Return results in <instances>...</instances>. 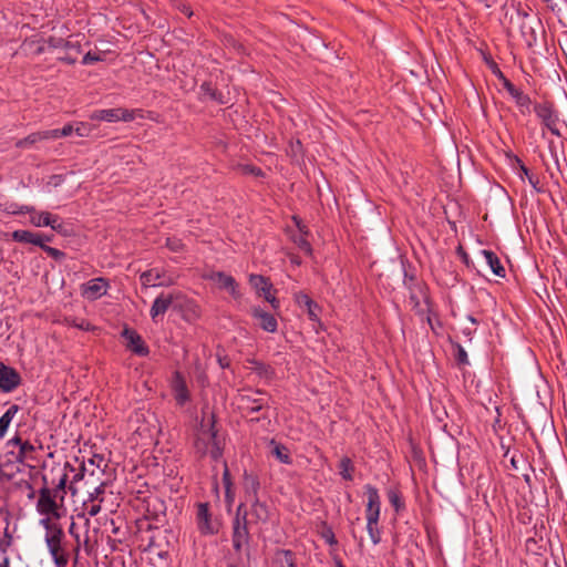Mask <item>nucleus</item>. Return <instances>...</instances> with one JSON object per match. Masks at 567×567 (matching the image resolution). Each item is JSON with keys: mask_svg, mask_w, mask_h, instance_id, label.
<instances>
[{"mask_svg": "<svg viewBox=\"0 0 567 567\" xmlns=\"http://www.w3.org/2000/svg\"><path fill=\"white\" fill-rule=\"evenodd\" d=\"M223 482H224V485H225L226 496H228L233 484H231V481H230V473H229V470H228L226 464H225V470H224V473H223Z\"/></svg>", "mask_w": 567, "mask_h": 567, "instance_id": "47", "label": "nucleus"}, {"mask_svg": "<svg viewBox=\"0 0 567 567\" xmlns=\"http://www.w3.org/2000/svg\"><path fill=\"white\" fill-rule=\"evenodd\" d=\"M182 298L183 295L179 291L162 292L155 298L151 307L150 315L152 320L156 322L157 317L163 316L172 306L181 307L183 305Z\"/></svg>", "mask_w": 567, "mask_h": 567, "instance_id": "9", "label": "nucleus"}, {"mask_svg": "<svg viewBox=\"0 0 567 567\" xmlns=\"http://www.w3.org/2000/svg\"><path fill=\"white\" fill-rule=\"evenodd\" d=\"M74 133L79 136H87L90 133L89 124L80 122L74 127Z\"/></svg>", "mask_w": 567, "mask_h": 567, "instance_id": "48", "label": "nucleus"}, {"mask_svg": "<svg viewBox=\"0 0 567 567\" xmlns=\"http://www.w3.org/2000/svg\"><path fill=\"white\" fill-rule=\"evenodd\" d=\"M296 302L300 308H302L307 311V315L310 320H312V321L319 320L320 307L308 295L302 293V292L297 293Z\"/></svg>", "mask_w": 567, "mask_h": 567, "instance_id": "24", "label": "nucleus"}, {"mask_svg": "<svg viewBox=\"0 0 567 567\" xmlns=\"http://www.w3.org/2000/svg\"><path fill=\"white\" fill-rule=\"evenodd\" d=\"M109 288V280L103 277H97L81 285V295L83 298L94 301L105 296Z\"/></svg>", "mask_w": 567, "mask_h": 567, "instance_id": "12", "label": "nucleus"}, {"mask_svg": "<svg viewBox=\"0 0 567 567\" xmlns=\"http://www.w3.org/2000/svg\"><path fill=\"white\" fill-rule=\"evenodd\" d=\"M140 281L144 287H164L175 284V278L161 268H152L141 274Z\"/></svg>", "mask_w": 567, "mask_h": 567, "instance_id": "11", "label": "nucleus"}, {"mask_svg": "<svg viewBox=\"0 0 567 567\" xmlns=\"http://www.w3.org/2000/svg\"><path fill=\"white\" fill-rule=\"evenodd\" d=\"M33 452L34 446L30 442L23 441V443L19 446L14 458L17 462L23 463L27 458L32 457Z\"/></svg>", "mask_w": 567, "mask_h": 567, "instance_id": "31", "label": "nucleus"}, {"mask_svg": "<svg viewBox=\"0 0 567 567\" xmlns=\"http://www.w3.org/2000/svg\"><path fill=\"white\" fill-rule=\"evenodd\" d=\"M515 162L517 163L522 174H524L527 177L532 175V174H529L528 168L524 165V163L518 157H515Z\"/></svg>", "mask_w": 567, "mask_h": 567, "instance_id": "54", "label": "nucleus"}, {"mask_svg": "<svg viewBox=\"0 0 567 567\" xmlns=\"http://www.w3.org/2000/svg\"><path fill=\"white\" fill-rule=\"evenodd\" d=\"M528 182L537 192H540V188L538 187L539 179L537 176H535V175L528 176Z\"/></svg>", "mask_w": 567, "mask_h": 567, "instance_id": "55", "label": "nucleus"}, {"mask_svg": "<svg viewBox=\"0 0 567 567\" xmlns=\"http://www.w3.org/2000/svg\"><path fill=\"white\" fill-rule=\"evenodd\" d=\"M65 50V54L64 55H74L75 54V51L72 50V49H64Z\"/></svg>", "mask_w": 567, "mask_h": 567, "instance_id": "58", "label": "nucleus"}, {"mask_svg": "<svg viewBox=\"0 0 567 567\" xmlns=\"http://www.w3.org/2000/svg\"><path fill=\"white\" fill-rule=\"evenodd\" d=\"M535 113L540 118L542 123L555 135H559L557 127L558 115L554 105L549 102L536 104L534 107Z\"/></svg>", "mask_w": 567, "mask_h": 567, "instance_id": "13", "label": "nucleus"}, {"mask_svg": "<svg viewBox=\"0 0 567 567\" xmlns=\"http://www.w3.org/2000/svg\"><path fill=\"white\" fill-rule=\"evenodd\" d=\"M328 542H329L330 544L336 543L333 534H331V536H328Z\"/></svg>", "mask_w": 567, "mask_h": 567, "instance_id": "59", "label": "nucleus"}, {"mask_svg": "<svg viewBox=\"0 0 567 567\" xmlns=\"http://www.w3.org/2000/svg\"><path fill=\"white\" fill-rule=\"evenodd\" d=\"M86 472H89V467L86 463L83 462L80 472L74 475L73 481L76 482L82 480Z\"/></svg>", "mask_w": 567, "mask_h": 567, "instance_id": "51", "label": "nucleus"}, {"mask_svg": "<svg viewBox=\"0 0 567 567\" xmlns=\"http://www.w3.org/2000/svg\"><path fill=\"white\" fill-rule=\"evenodd\" d=\"M72 133H74V126L72 124H66L62 128L48 130L50 140L65 137L71 135Z\"/></svg>", "mask_w": 567, "mask_h": 567, "instance_id": "33", "label": "nucleus"}, {"mask_svg": "<svg viewBox=\"0 0 567 567\" xmlns=\"http://www.w3.org/2000/svg\"><path fill=\"white\" fill-rule=\"evenodd\" d=\"M49 227H51L54 231L59 234H69L66 226L62 221H60V217L58 215H54V223L49 224Z\"/></svg>", "mask_w": 567, "mask_h": 567, "instance_id": "42", "label": "nucleus"}, {"mask_svg": "<svg viewBox=\"0 0 567 567\" xmlns=\"http://www.w3.org/2000/svg\"><path fill=\"white\" fill-rule=\"evenodd\" d=\"M41 248L51 257L55 258V259H60L64 256V254L56 249V248H53V247H50V246H47L44 243L42 244Z\"/></svg>", "mask_w": 567, "mask_h": 567, "instance_id": "46", "label": "nucleus"}, {"mask_svg": "<svg viewBox=\"0 0 567 567\" xmlns=\"http://www.w3.org/2000/svg\"><path fill=\"white\" fill-rule=\"evenodd\" d=\"M455 358L460 364L468 363L467 353L461 346H457V353H456Z\"/></svg>", "mask_w": 567, "mask_h": 567, "instance_id": "49", "label": "nucleus"}, {"mask_svg": "<svg viewBox=\"0 0 567 567\" xmlns=\"http://www.w3.org/2000/svg\"><path fill=\"white\" fill-rule=\"evenodd\" d=\"M74 525H75V524H74V523H72V524H71V526H70V529H69V530H70V533H71V534L73 533Z\"/></svg>", "mask_w": 567, "mask_h": 567, "instance_id": "62", "label": "nucleus"}, {"mask_svg": "<svg viewBox=\"0 0 567 567\" xmlns=\"http://www.w3.org/2000/svg\"><path fill=\"white\" fill-rule=\"evenodd\" d=\"M66 483H68V475L64 473L60 477L55 488H51L52 491H56V495L60 496L61 502H63V499H64Z\"/></svg>", "mask_w": 567, "mask_h": 567, "instance_id": "39", "label": "nucleus"}, {"mask_svg": "<svg viewBox=\"0 0 567 567\" xmlns=\"http://www.w3.org/2000/svg\"><path fill=\"white\" fill-rule=\"evenodd\" d=\"M244 509V504H239L236 509V515L233 520V535L231 542L233 547L236 553H240L244 547L249 545L250 542V525L245 520V517H241V511Z\"/></svg>", "mask_w": 567, "mask_h": 567, "instance_id": "5", "label": "nucleus"}, {"mask_svg": "<svg viewBox=\"0 0 567 567\" xmlns=\"http://www.w3.org/2000/svg\"><path fill=\"white\" fill-rule=\"evenodd\" d=\"M20 408L17 404H12L0 417V439H3L13 417L19 412Z\"/></svg>", "mask_w": 567, "mask_h": 567, "instance_id": "30", "label": "nucleus"}, {"mask_svg": "<svg viewBox=\"0 0 567 567\" xmlns=\"http://www.w3.org/2000/svg\"><path fill=\"white\" fill-rule=\"evenodd\" d=\"M241 517H245V520L250 525V527L257 528L260 532L261 527L269 520V507L259 498L252 499L249 508L244 506Z\"/></svg>", "mask_w": 567, "mask_h": 567, "instance_id": "6", "label": "nucleus"}, {"mask_svg": "<svg viewBox=\"0 0 567 567\" xmlns=\"http://www.w3.org/2000/svg\"><path fill=\"white\" fill-rule=\"evenodd\" d=\"M250 285L261 295L271 307L277 310L279 308V300L272 293V285L261 275H250Z\"/></svg>", "mask_w": 567, "mask_h": 567, "instance_id": "15", "label": "nucleus"}, {"mask_svg": "<svg viewBox=\"0 0 567 567\" xmlns=\"http://www.w3.org/2000/svg\"><path fill=\"white\" fill-rule=\"evenodd\" d=\"M504 89L515 100L516 105L523 114L530 112V97L522 90L517 89L509 80L504 79Z\"/></svg>", "mask_w": 567, "mask_h": 567, "instance_id": "20", "label": "nucleus"}, {"mask_svg": "<svg viewBox=\"0 0 567 567\" xmlns=\"http://www.w3.org/2000/svg\"><path fill=\"white\" fill-rule=\"evenodd\" d=\"M511 462H512V465L516 468L517 466H516V461H515V458H514V457L512 458V461H511Z\"/></svg>", "mask_w": 567, "mask_h": 567, "instance_id": "61", "label": "nucleus"}, {"mask_svg": "<svg viewBox=\"0 0 567 567\" xmlns=\"http://www.w3.org/2000/svg\"><path fill=\"white\" fill-rule=\"evenodd\" d=\"M509 8L513 12L509 16L508 12H505V18L508 19L511 27H515L519 30V34L526 45L532 48L537 41V33L529 21L530 7L520 1H512Z\"/></svg>", "mask_w": 567, "mask_h": 567, "instance_id": "3", "label": "nucleus"}, {"mask_svg": "<svg viewBox=\"0 0 567 567\" xmlns=\"http://www.w3.org/2000/svg\"><path fill=\"white\" fill-rule=\"evenodd\" d=\"M328 542H329L330 544L336 543L333 534H331V536H328Z\"/></svg>", "mask_w": 567, "mask_h": 567, "instance_id": "60", "label": "nucleus"}, {"mask_svg": "<svg viewBox=\"0 0 567 567\" xmlns=\"http://www.w3.org/2000/svg\"><path fill=\"white\" fill-rule=\"evenodd\" d=\"M189 307H190V311H192V319H197L199 317L198 307L193 302H189Z\"/></svg>", "mask_w": 567, "mask_h": 567, "instance_id": "56", "label": "nucleus"}, {"mask_svg": "<svg viewBox=\"0 0 567 567\" xmlns=\"http://www.w3.org/2000/svg\"><path fill=\"white\" fill-rule=\"evenodd\" d=\"M43 52H44V47H43V45H39V47L37 48V50H35V53H37V54H41V53H43Z\"/></svg>", "mask_w": 567, "mask_h": 567, "instance_id": "57", "label": "nucleus"}, {"mask_svg": "<svg viewBox=\"0 0 567 567\" xmlns=\"http://www.w3.org/2000/svg\"><path fill=\"white\" fill-rule=\"evenodd\" d=\"M205 278L213 281L219 289L227 290L234 298H239L238 285L230 275L221 271H212Z\"/></svg>", "mask_w": 567, "mask_h": 567, "instance_id": "16", "label": "nucleus"}, {"mask_svg": "<svg viewBox=\"0 0 567 567\" xmlns=\"http://www.w3.org/2000/svg\"><path fill=\"white\" fill-rule=\"evenodd\" d=\"M47 43L49 44L50 48H54V49L61 48V49L74 50L75 51L74 55L70 54V55H62L59 58V60L66 62L69 64H74L78 60L79 54L81 53V45H80L79 41L64 40L62 38L50 37L47 40Z\"/></svg>", "mask_w": 567, "mask_h": 567, "instance_id": "17", "label": "nucleus"}, {"mask_svg": "<svg viewBox=\"0 0 567 567\" xmlns=\"http://www.w3.org/2000/svg\"><path fill=\"white\" fill-rule=\"evenodd\" d=\"M23 443V440L19 436V435H16L14 437H12L11 440H9L7 442V446H20L21 444Z\"/></svg>", "mask_w": 567, "mask_h": 567, "instance_id": "53", "label": "nucleus"}, {"mask_svg": "<svg viewBox=\"0 0 567 567\" xmlns=\"http://www.w3.org/2000/svg\"><path fill=\"white\" fill-rule=\"evenodd\" d=\"M267 394L260 390L241 391L237 396L239 409L245 412H258L268 405Z\"/></svg>", "mask_w": 567, "mask_h": 567, "instance_id": "8", "label": "nucleus"}, {"mask_svg": "<svg viewBox=\"0 0 567 567\" xmlns=\"http://www.w3.org/2000/svg\"><path fill=\"white\" fill-rule=\"evenodd\" d=\"M87 467H96L99 470L100 473H103V466L105 467L106 466V463H105V460L102 455H99V454H95L93 455L91 458H89L87 463H86ZM89 472H90V476H94L95 475V470L94 468H89Z\"/></svg>", "mask_w": 567, "mask_h": 567, "instance_id": "32", "label": "nucleus"}, {"mask_svg": "<svg viewBox=\"0 0 567 567\" xmlns=\"http://www.w3.org/2000/svg\"><path fill=\"white\" fill-rule=\"evenodd\" d=\"M340 475L347 480L352 481L353 465L349 457H343L339 464Z\"/></svg>", "mask_w": 567, "mask_h": 567, "instance_id": "34", "label": "nucleus"}, {"mask_svg": "<svg viewBox=\"0 0 567 567\" xmlns=\"http://www.w3.org/2000/svg\"><path fill=\"white\" fill-rule=\"evenodd\" d=\"M228 499H233V494H231V491L229 492L228 496H226Z\"/></svg>", "mask_w": 567, "mask_h": 567, "instance_id": "63", "label": "nucleus"}, {"mask_svg": "<svg viewBox=\"0 0 567 567\" xmlns=\"http://www.w3.org/2000/svg\"><path fill=\"white\" fill-rule=\"evenodd\" d=\"M101 504L102 503L85 501L83 503V509L90 517H94L101 512Z\"/></svg>", "mask_w": 567, "mask_h": 567, "instance_id": "38", "label": "nucleus"}, {"mask_svg": "<svg viewBox=\"0 0 567 567\" xmlns=\"http://www.w3.org/2000/svg\"><path fill=\"white\" fill-rule=\"evenodd\" d=\"M40 525L44 528V542L55 567H68L70 547L62 526L50 517L41 518Z\"/></svg>", "mask_w": 567, "mask_h": 567, "instance_id": "2", "label": "nucleus"}, {"mask_svg": "<svg viewBox=\"0 0 567 567\" xmlns=\"http://www.w3.org/2000/svg\"><path fill=\"white\" fill-rule=\"evenodd\" d=\"M215 424L216 420L214 413L204 410L195 436L194 447L196 453L200 456L210 455L213 460H218L223 454V445L217 435Z\"/></svg>", "mask_w": 567, "mask_h": 567, "instance_id": "1", "label": "nucleus"}, {"mask_svg": "<svg viewBox=\"0 0 567 567\" xmlns=\"http://www.w3.org/2000/svg\"><path fill=\"white\" fill-rule=\"evenodd\" d=\"M172 390L174 398L179 405H184L189 400V392L186 381L181 372L176 371L172 380Z\"/></svg>", "mask_w": 567, "mask_h": 567, "instance_id": "22", "label": "nucleus"}, {"mask_svg": "<svg viewBox=\"0 0 567 567\" xmlns=\"http://www.w3.org/2000/svg\"><path fill=\"white\" fill-rule=\"evenodd\" d=\"M102 60H103V56L101 54L87 52L84 54V56L82 59V64L90 65V64H93V63L102 61Z\"/></svg>", "mask_w": 567, "mask_h": 567, "instance_id": "43", "label": "nucleus"}, {"mask_svg": "<svg viewBox=\"0 0 567 567\" xmlns=\"http://www.w3.org/2000/svg\"><path fill=\"white\" fill-rule=\"evenodd\" d=\"M68 323L72 327H75L78 329H81V330H84V331H91L94 329V327L86 320L84 319H81V320H78V319H72V320H66Z\"/></svg>", "mask_w": 567, "mask_h": 567, "instance_id": "40", "label": "nucleus"}, {"mask_svg": "<svg viewBox=\"0 0 567 567\" xmlns=\"http://www.w3.org/2000/svg\"><path fill=\"white\" fill-rule=\"evenodd\" d=\"M388 498L390 504L395 508L396 512L401 511L404 507V503L401 498V495L395 489H390L388 492Z\"/></svg>", "mask_w": 567, "mask_h": 567, "instance_id": "36", "label": "nucleus"}, {"mask_svg": "<svg viewBox=\"0 0 567 567\" xmlns=\"http://www.w3.org/2000/svg\"><path fill=\"white\" fill-rule=\"evenodd\" d=\"M281 553L285 556L287 567H296L292 553L290 550H282Z\"/></svg>", "mask_w": 567, "mask_h": 567, "instance_id": "50", "label": "nucleus"}, {"mask_svg": "<svg viewBox=\"0 0 567 567\" xmlns=\"http://www.w3.org/2000/svg\"><path fill=\"white\" fill-rule=\"evenodd\" d=\"M368 497L365 506L367 530L374 545L381 542V530L379 528V519L381 513V499L378 489L368 484L364 486Z\"/></svg>", "mask_w": 567, "mask_h": 567, "instance_id": "4", "label": "nucleus"}, {"mask_svg": "<svg viewBox=\"0 0 567 567\" xmlns=\"http://www.w3.org/2000/svg\"><path fill=\"white\" fill-rule=\"evenodd\" d=\"M270 446H271V451H270L271 455L274 457H276L280 463H282V464H291L292 463L290 451L286 445L278 443L275 440H271Z\"/></svg>", "mask_w": 567, "mask_h": 567, "instance_id": "27", "label": "nucleus"}, {"mask_svg": "<svg viewBox=\"0 0 567 567\" xmlns=\"http://www.w3.org/2000/svg\"><path fill=\"white\" fill-rule=\"evenodd\" d=\"M90 118L93 121H104L109 123L118 121L132 122L135 120V111L123 107L96 110L90 115Z\"/></svg>", "mask_w": 567, "mask_h": 567, "instance_id": "10", "label": "nucleus"}, {"mask_svg": "<svg viewBox=\"0 0 567 567\" xmlns=\"http://www.w3.org/2000/svg\"><path fill=\"white\" fill-rule=\"evenodd\" d=\"M200 90L202 92L204 93L205 96H208L209 99L212 100H215V101H218L220 103H223L221 101V94L218 93L213 86L210 83L208 82H204L202 85H200Z\"/></svg>", "mask_w": 567, "mask_h": 567, "instance_id": "37", "label": "nucleus"}, {"mask_svg": "<svg viewBox=\"0 0 567 567\" xmlns=\"http://www.w3.org/2000/svg\"><path fill=\"white\" fill-rule=\"evenodd\" d=\"M482 256L484 257L485 262L491 268L492 272L497 277L504 278L506 275L505 268L501 264L497 255L492 250H482Z\"/></svg>", "mask_w": 567, "mask_h": 567, "instance_id": "26", "label": "nucleus"}, {"mask_svg": "<svg viewBox=\"0 0 567 567\" xmlns=\"http://www.w3.org/2000/svg\"><path fill=\"white\" fill-rule=\"evenodd\" d=\"M196 518L198 529L202 534L212 535L217 533V527L212 520L208 503H199L197 505Z\"/></svg>", "mask_w": 567, "mask_h": 567, "instance_id": "18", "label": "nucleus"}, {"mask_svg": "<svg viewBox=\"0 0 567 567\" xmlns=\"http://www.w3.org/2000/svg\"><path fill=\"white\" fill-rule=\"evenodd\" d=\"M12 239L18 243L32 244L39 247L42 246L43 241H51V237H43L40 234L29 230H14L12 233Z\"/></svg>", "mask_w": 567, "mask_h": 567, "instance_id": "25", "label": "nucleus"}, {"mask_svg": "<svg viewBox=\"0 0 567 567\" xmlns=\"http://www.w3.org/2000/svg\"><path fill=\"white\" fill-rule=\"evenodd\" d=\"M106 485V482H101L96 487H94L93 492L89 493V498L86 501L103 503V495L105 493Z\"/></svg>", "mask_w": 567, "mask_h": 567, "instance_id": "35", "label": "nucleus"}, {"mask_svg": "<svg viewBox=\"0 0 567 567\" xmlns=\"http://www.w3.org/2000/svg\"><path fill=\"white\" fill-rule=\"evenodd\" d=\"M122 336L126 339V348L131 350L133 353L146 357L150 353L148 347L145 344L142 337L132 329L125 328L122 332Z\"/></svg>", "mask_w": 567, "mask_h": 567, "instance_id": "19", "label": "nucleus"}, {"mask_svg": "<svg viewBox=\"0 0 567 567\" xmlns=\"http://www.w3.org/2000/svg\"><path fill=\"white\" fill-rule=\"evenodd\" d=\"M252 317L259 321V326L262 330L274 333L277 331L278 323L276 318L266 312L259 307H254L251 309Z\"/></svg>", "mask_w": 567, "mask_h": 567, "instance_id": "23", "label": "nucleus"}, {"mask_svg": "<svg viewBox=\"0 0 567 567\" xmlns=\"http://www.w3.org/2000/svg\"><path fill=\"white\" fill-rule=\"evenodd\" d=\"M306 234H301L298 238L295 239V243L298 245L300 249H302L307 254H311V245L305 237Z\"/></svg>", "mask_w": 567, "mask_h": 567, "instance_id": "44", "label": "nucleus"}, {"mask_svg": "<svg viewBox=\"0 0 567 567\" xmlns=\"http://www.w3.org/2000/svg\"><path fill=\"white\" fill-rule=\"evenodd\" d=\"M177 8L182 13L186 14L188 18L193 16V11L190 10V7L188 4L179 3Z\"/></svg>", "mask_w": 567, "mask_h": 567, "instance_id": "52", "label": "nucleus"}, {"mask_svg": "<svg viewBox=\"0 0 567 567\" xmlns=\"http://www.w3.org/2000/svg\"><path fill=\"white\" fill-rule=\"evenodd\" d=\"M18 213L30 214V223L35 227H44L54 223V215L49 212H37L32 206H22Z\"/></svg>", "mask_w": 567, "mask_h": 567, "instance_id": "21", "label": "nucleus"}, {"mask_svg": "<svg viewBox=\"0 0 567 567\" xmlns=\"http://www.w3.org/2000/svg\"><path fill=\"white\" fill-rule=\"evenodd\" d=\"M47 140H50L48 131L34 132V133H31L30 135H28L27 137L17 141L16 147L27 148V147L34 145L35 143L47 141Z\"/></svg>", "mask_w": 567, "mask_h": 567, "instance_id": "29", "label": "nucleus"}, {"mask_svg": "<svg viewBox=\"0 0 567 567\" xmlns=\"http://www.w3.org/2000/svg\"><path fill=\"white\" fill-rule=\"evenodd\" d=\"M243 486L247 496L251 497V501L258 498L260 483L256 475L245 472Z\"/></svg>", "mask_w": 567, "mask_h": 567, "instance_id": "28", "label": "nucleus"}, {"mask_svg": "<svg viewBox=\"0 0 567 567\" xmlns=\"http://www.w3.org/2000/svg\"><path fill=\"white\" fill-rule=\"evenodd\" d=\"M470 320H471V321H472L473 323H476V320H475V318H473V317H470Z\"/></svg>", "mask_w": 567, "mask_h": 567, "instance_id": "64", "label": "nucleus"}, {"mask_svg": "<svg viewBox=\"0 0 567 567\" xmlns=\"http://www.w3.org/2000/svg\"><path fill=\"white\" fill-rule=\"evenodd\" d=\"M56 491H52L49 487H42L39 491V498L37 502L38 513L58 522V519L61 517V514L59 512L60 507L56 503Z\"/></svg>", "mask_w": 567, "mask_h": 567, "instance_id": "7", "label": "nucleus"}, {"mask_svg": "<svg viewBox=\"0 0 567 567\" xmlns=\"http://www.w3.org/2000/svg\"><path fill=\"white\" fill-rule=\"evenodd\" d=\"M21 381V375L14 368L0 362V391L13 392L20 386Z\"/></svg>", "mask_w": 567, "mask_h": 567, "instance_id": "14", "label": "nucleus"}, {"mask_svg": "<svg viewBox=\"0 0 567 567\" xmlns=\"http://www.w3.org/2000/svg\"><path fill=\"white\" fill-rule=\"evenodd\" d=\"M238 171L241 173V174H245V175H254V176H259L261 175V169L254 166V165H249V164H243V165H239L238 166Z\"/></svg>", "mask_w": 567, "mask_h": 567, "instance_id": "41", "label": "nucleus"}, {"mask_svg": "<svg viewBox=\"0 0 567 567\" xmlns=\"http://www.w3.org/2000/svg\"><path fill=\"white\" fill-rule=\"evenodd\" d=\"M166 246L175 252L183 250L184 244L177 238H167Z\"/></svg>", "mask_w": 567, "mask_h": 567, "instance_id": "45", "label": "nucleus"}]
</instances>
